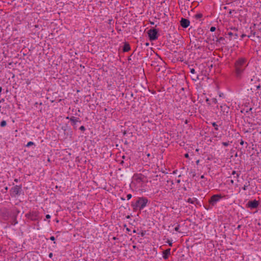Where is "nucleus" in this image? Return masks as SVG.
Wrapping results in <instances>:
<instances>
[{"mask_svg":"<svg viewBox=\"0 0 261 261\" xmlns=\"http://www.w3.org/2000/svg\"><path fill=\"white\" fill-rule=\"evenodd\" d=\"M248 66L247 60L246 58H239L234 62V74L238 79H242L243 74Z\"/></svg>","mask_w":261,"mask_h":261,"instance_id":"1","label":"nucleus"},{"mask_svg":"<svg viewBox=\"0 0 261 261\" xmlns=\"http://www.w3.org/2000/svg\"><path fill=\"white\" fill-rule=\"evenodd\" d=\"M148 199L145 197H139L135 203L132 204L134 210H141L146 206Z\"/></svg>","mask_w":261,"mask_h":261,"instance_id":"2","label":"nucleus"},{"mask_svg":"<svg viewBox=\"0 0 261 261\" xmlns=\"http://www.w3.org/2000/svg\"><path fill=\"white\" fill-rule=\"evenodd\" d=\"M224 197V196H222L221 194H216L213 195L208 201L210 205L212 206H214L217 202H218Z\"/></svg>","mask_w":261,"mask_h":261,"instance_id":"3","label":"nucleus"},{"mask_svg":"<svg viewBox=\"0 0 261 261\" xmlns=\"http://www.w3.org/2000/svg\"><path fill=\"white\" fill-rule=\"evenodd\" d=\"M134 179L137 183H144L148 182L147 177L142 174H135L134 175Z\"/></svg>","mask_w":261,"mask_h":261,"instance_id":"4","label":"nucleus"},{"mask_svg":"<svg viewBox=\"0 0 261 261\" xmlns=\"http://www.w3.org/2000/svg\"><path fill=\"white\" fill-rule=\"evenodd\" d=\"M38 214L37 211H33L25 214V217L32 221H36L38 219Z\"/></svg>","mask_w":261,"mask_h":261,"instance_id":"5","label":"nucleus"},{"mask_svg":"<svg viewBox=\"0 0 261 261\" xmlns=\"http://www.w3.org/2000/svg\"><path fill=\"white\" fill-rule=\"evenodd\" d=\"M148 36L150 40H155L158 39V31L156 29H150L148 31Z\"/></svg>","mask_w":261,"mask_h":261,"instance_id":"6","label":"nucleus"},{"mask_svg":"<svg viewBox=\"0 0 261 261\" xmlns=\"http://www.w3.org/2000/svg\"><path fill=\"white\" fill-rule=\"evenodd\" d=\"M221 112L224 115H227L229 112V107L225 104H223L220 107Z\"/></svg>","mask_w":261,"mask_h":261,"instance_id":"7","label":"nucleus"},{"mask_svg":"<svg viewBox=\"0 0 261 261\" xmlns=\"http://www.w3.org/2000/svg\"><path fill=\"white\" fill-rule=\"evenodd\" d=\"M259 202L258 201L256 200H254L253 201H249L247 203L248 207H250L251 208H257Z\"/></svg>","mask_w":261,"mask_h":261,"instance_id":"8","label":"nucleus"},{"mask_svg":"<svg viewBox=\"0 0 261 261\" xmlns=\"http://www.w3.org/2000/svg\"><path fill=\"white\" fill-rule=\"evenodd\" d=\"M180 25L184 28H187L190 25V21L187 19L182 18L180 20Z\"/></svg>","mask_w":261,"mask_h":261,"instance_id":"9","label":"nucleus"},{"mask_svg":"<svg viewBox=\"0 0 261 261\" xmlns=\"http://www.w3.org/2000/svg\"><path fill=\"white\" fill-rule=\"evenodd\" d=\"M21 186H15L12 189V191L15 195H18L21 191Z\"/></svg>","mask_w":261,"mask_h":261,"instance_id":"10","label":"nucleus"},{"mask_svg":"<svg viewBox=\"0 0 261 261\" xmlns=\"http://www.w3.org/2000/svg\"><path fill=\"white\" fill-rule=\"evenodd\" d=\"M170 248L167 249L163 251V257L165 259H167L169 257V255L170 254Z\"/></svg>","mask_w":261,"mask_h":261,"instance_id":"11","label":"nucleus"},{"mask_svg":"<svg viewBox=\"0 0 261 261\" xmlns=\"http://www.w3.org/2000/svg\"><path fill=\"white\" fill-rule=\"evenodd\" d=\"M66 118L69 119L73 125H75L76 122H80L79 119L78 118H75L74 116H72L71 117H67Z\"/></svg>","mask_w":261,"mask_h":261,"instance_id":"12","label":"nucleus"},{"mask_svg":"<svg viewBox=\"0 0 261 261\" xmlns=\"http://www.w3.org/2000/svg\"><path fill=\"white\" fill-rule=\"evenodd\" d=\"M231 176H232V177L234 180L239 181V177L240 176V174L239 173L236 172L235 171H233L231 173Z\"/></svg>","mask_w":261,"mask_h":261,"instance_id":"13","label":"nucleus"},{"mask_svg":"<svg viewBox=\"0 0 261 261\" xmlns=\"http://www.w3.org/2000/svg\"><path fill=\"white\" fill-rule=\"evenodd\" d=\"M130 50V47L128 43H125L123 47V50L124 52H127Z\"/></svg>","mask_w":261,"mask_h":261,"instance_id":"14","label":"nucleus"},{"mask_svg":"<svg viewBox=\"0 0 261 261\" xmlns=\"http://www.w3.org/2000/svg\"><path fill=\"white\" fill-rule=\"evenodd\" d=\"M227 35L229 36V37L231 39L233 38V39H237L238 37V34L237 33H233L231 32H229L227 33Z\"/></svg>","mask_w":261,"mask_h":261,"instance_id":"15","label":"nucleus"},{"mask_svg":"<svg viewBox=\"0 0 261 261\" xmlns=\"http://www.w3.org/2000/svg\"><path fill=\"white\" fill-rule=\"evenodd\" d=\"M197 199L196 198H189L188 199L187 202L192 204H194L197 201Z\"/></svg>","mask_w":261,"mask_h":261,"instance_id":"16","label":"nucleus"},{"mask_svg":"<svg viewBox=\"0 0 261 261\" xmlns=\"http://www.w3.org/2000/svg\"><path fill=\"white\" fill-rule=\"evenodd\" d=\"M256 35V32L253 30H251L250 34L247 35L248 38L254 37Z\"/></svg>","mask_w":261,"mask_h":261,"instance_id":"17","label":"nucleus"},{"mask_svg":"<svg viewBox=\"0 0 261 261\" xmlns=\"http://www.w3.org/2000/svg\"><path fill=\"white\" fill-rule=\"evenodd\" d=\"M250 186V182L248 181L245 184L244 187L242 188L243 190L245 191L247 189L248 187Z\"/></svg>","mask_w":261,"mask_h":261,"instance_id":"18","label":"nucleus"},{"mask_svg":"<svg viewBox=\"0 0 261 261\" xmlns=\"http://www.w3.org/2000/svg\"><path fill=\"white\" fill-rule=\"evenodd\" d=\"M203 16V15L201 14V13H198V14H196L195 16H194V17L196 19H200L201 18H202Z\"/></svg>","mask_w":261,"mask_h":261,"instance_id":"19","label":"nucleus"},{"mask_svg":"<svg viewBox=\"0 0 261 261\" xmlns=\"http://www.w3.org/2000/svg\"><path fill=\"white\" fill-rule=\"evenodd\" d=\"M7 122L5 120H3L0 124L1 127H4L6 125Z\"/></svg>","mask_w":261,"mask_h":261,"instance_id":"20","label":"nucleus"},{"mask_svg":"<svg viewBox=\"0 0 261 261\" xmlns=\"http://www.w3.org/2000/svg\"><path fill=\"white\" fill-rule=\"evenodd\" d=\"M212 125L215 127V129L216 130H218V125L216 124V122H213L212 123Z\"/></svg>","mask_w":261,"mask_h":261,"instance_id":"21","label":"nucleus"},{"mask_svg":"<svg viewBox=\"0 0 261 261\" xmlns=\"http://www.w3.org/2000/svg\"><path fill=\"white\" fill-rule=\"evenodd\" d=\"M179 228H180V225L179 224H178L175 228H174V230L177 231V232H181L180 231H179Z\"/></svg>","mask_w":261,"mask_h":261,"instance_id":"22","label":"nucleus"},{"mask_svg":"<svg viewBox=\"0 0 261 261\" xmlns=\"http://www.w3.org/2000/svg\"><path fill=\"white\" fill-rule=\"evenodd\" d=\"M34 142H31V141H30V142H29L28 143V144H27V147H29V146H31V145H34Z\"/></svg>","mask_w":261,"mask_h":261,"instance_id":"23","label":"nucleus"},{"mask_svg":"<svg viewBox=\"0 0 261 261\" xmlns=\"http://www.w3.org/2000/svg\"><path fill=\"white\" fill-rule=\"evenodd\" d=\"M222 144L224 146H227L229 145V142H222Z\"/></svg>","mask_w":261,"mask_h":261,"instance_id":"24","label":"nucleus"},{"mask_svg":"<svg viewBox=\"0 0 261 261\" xmlns=\"http://www.w3.org/2000/svg\"><path fill=\"white\" fill-rule=\"evenodd\" d=\"M132 195L130 194H127V196H126L127 199V200L130 199L132 198Z\"/></svg>","mask_w":261,"mask_h":261,"instance_id":"25","label":"nucleus"},{"mask_svg":"<svg viewBox=\"0 0 261 261\" xmlns=\"http://www.w3.org/2000/svg\"><path fill=\"white\" fill-rule=\"evenodd\" d=\"M167 243L169 244V245L170 246H171H171H172V242H171V241H170V240H168L167 241Z\"/></svg>","mask_w":261,"mask_h":261,"instance_id":"26","label":"nucleus"},{"mask_svg":"<svg viewBox=\"0 0 261 261\" xmlns=\"http://www.w3.org/2000/svg\"><path fill=\"white\" fill-rule=\"evenodd\" d=\"M190 72L192 74L195 73V69L194 68H191L190 69Z\"/></svg>","mask_w":261,"mask_h":261,"instance_id":"27","label":"nucleus"},{"mask_svg":"<svg viewBox=\"0 0 261 261\" xmlns=\"http://www.w3.org/2000/svg\"><path fill=\"white\" fill-rule=\"evenodd\" d=\"M216 30V28L214 27H212L211 28H210V31L211 32H214Z\"/></svg>","mask_w":261,"mask_h":261,"instance_id":"28","label":"nucleus"},{"mask_svg":"<svg viewBox=\"0 0 261 261\" xmlns=\"http://www.w3.org/2000/svg\"><path fill=\"white\" fill-rule=\"evenodd\" d=\"M80 129L81 130L84 131L85 130V127L84 126H81L80 127Z\"/></svg>","mask_w":261,"mask_h":261,"instance_id":"29","label":"nucleus"},{"mask_svg":"<svg viewBox=\"0 0 261 261\" xmlns=\"http://www.w3.org/2000/svg\"><path fill=\"white\" fill-rule=\"evenodd\" d=\"M212 100L215 103H216L217 102V100L216 98L212 99Z\"/></svg>","mask_w":261,"mask_h":261,"instance_id":"30","label":"nucleus"},{"mask_svg":"<svg viewBox=\"0 0 261 261\" xmlns=\"http://www.w3.org/2000/svg\"><path fill=\"white\" fill-rule=\"evenodd\" d=\"M50 240H51V241H55V238L54 236H51L50 238Z\"/></svg>","mask_w":261,"mask_h":261,"instance_id":"31","label":"nucleus"},{"mask_svg":"<svg viewBox=\"0 0 261 261\" xmlns=\"http://www.w3.org/2000/svg\"><path fill=\"white\" fill-rule=\"evenodd\" d=\"M246 36H247V35L246 34H243L242 35H241V38H243L244 37H246Z\"/></svg>","mask_w":261,"mask_h":261,"instance_id":"32","label":"nucleus"},{"mask_svg":"<svg viewBox=\"0 0 261 261\" xmlns=\"http://www.w3.org/2000/svg\"><path fill=\"white\" fill-rule=\"evenodd\" d=\"M46 219H49L50 218V216L48 214L46 215L45 216Z\"/></svg>","mask_w":261,"mask_h":261,"instance_id":"33","label":"nucleus"},{"mask_svg":"<svg viewBox=\"0 0 261 261\" xmlns=\"http://www.w3.org/2000/svg\"><path fill=\"white\" fill-rule=\"evenodd\" d=\"M185 157L186 158H189V156L188 153H186V154H185Z\"/></svg>","mask_w":261,"mask_h":261,"instance_id":"34","label":"nucleus"},{"mask_svg":"<svg viewBox=\"0 0 261 261\" xmlns=\"http://www.w3.org/2000/svg\"><path fill=\"white\" fill-rule=\"evenodd\" d=\"M244 141H243V140H241V142H240V144H241V145H243L244 144Z\"/></svg>","mask_w":261,"mask_h":261,"instance_id":"35","label":"nucleus"},{"mask_svg":"<svg viewBox=\"0 0 261 261\" xmlns=\"http://www.w3.org/2000/svg\"><path fill=\"white\" fill-rule=\"evenodd\" d=\"M52 256H53V253H50L49 254V258H51V257H52Z\"/></svg>","mask_w":261,"mask_h":261,"instance_id":"36","label":"nucleus"},{"mask_svg":"<svg viewBox=\"0 0 261 261\" xmlns=\"http://www.w3.org/2000/svg\"><path fill=\"white\" fill-rule=\"evenodd\" d=\"M234 180H233V179H231V180H230V183H231L232 185H233V184H234Z\"/></svg>","mask_w":261,"mask_h":261,"instance_id":"37","label":"nucleus"},{"mask_svg":"<svg viewBox=\"0 0 261 261\" xmlns=\"http://www.w3.org/2000/svg\"><path fill=\"white\" fill-rule=\"evenodd\" d=\"M197 79H198V76H196L195 77V79H193V80H197Z\"/></svg>","mask_w":261,"mask_h":261,"instance_id":"38","label":"nucleus"},{"mask_svg":"<svg viewBox=\"0 0 261 261\" xmlns=\"http://www.w3.org/2000/svg\"><path fill=\"white\" fill-rule=\"evenodd\" d=\"M199 160H197L196 161V164L198 165L199 164Z\"/></svg>","mask_w":261,"mask_h":261,"instance_id":"39","label":"nucleus"},{"mask_svg":"<svg viewBox=\"0 0 261 261\" xmlns=\"http://www.w3.org/2000/svg\"><path fill=\"white\" fill-rule=\"evenodd\" d=\"M204 178V176L203 175L201 176V178Z\"/></svg>","mask_w":261,"mask_h":261,"instance_id":"40","label":"nucleus"},{"mask_svg":"<svg viewBox=\"0 0 261 261\" xmlns=\"http://www.w3.org/2000/svg\"><path fill=\"white\" fill-rule=\"evenodd\" d=\"M14 181H15V182H18V179H14Z\"/></svg>","mask_w":261,"mask_h":261,"instance_id":"41","label":"nucleus"},{"mask_svg":"<svg viewBox=\"0 0 261 261\" xmlns=\"http://www.w3.org/2000/svg\"><path fill=\"white\" fill-rule=\"evenodd\" d=\"M4 100V99H2V100L0 101V103H1V102H3Z\"/></svg>","mask_w":261,"mask_h":261,"instance_id":"42","label":"nucleus"},{"mask_svg":"<svg viewBox=\"0 0 261 261\" xmlns=\"http://www.w3.org/2000/svg\"><path fill=\"white\" fill-rule=\"evenodd\" d=\"M147 155L148 157H149V156H150V154L148 153Z\"/></svg>","mask_w":261,"mask_h":261,"instance_id":"43","label":"nucleus"},{"mask_svg":"<svg viewBox=\"0 0 261 261\" xmlns=\"http://www.w3.org/2000/svg\"><path fill=\"white\" fill-rule=\"evenodd\" d=\"M196 151H199V149H196Z\"/></svg>","mask_w":261,"mask_h":261,"instance_id":"44","label":"nucleus"},{"mask_svg":"<svg viewBox=\"0 0 261 261\" xmlns=\"http://www.w3.org/2000/svg\"><path fill=\"white\" fill-rule=\"evenodd\" d=\"M220 40H222V37H221V38H220Z\"/></svg>","mask_w":261,"mask_h":261,"instance_id":"45","label":"nucleus"},{"mask_svg":"<svg viewBox=\"0 0 261 261\" xmlns=\"http://www.w3.org/2000/svg\"><path fill=\"white\" fill-rule=\"evenodd\" d=\"M220 40H222V37H221V38H220Z\"/></svg>","mask_w":261,"mask_h":261,"instance_id":"46","label":"nucleus"},{"mask_svg":"<svg viewBox=\"0 0 261 261\" xmlns=\"http://www.w3.org/2000/svg\"><path fill=\"white\" fill-rule=\"evenodd\" d=\"M2 90V87L0 88V92H1Z\"/></svg>","mask_w":261,"mask_h":261,"instance_id":"47","label":"nucleus"},{"mask_svg":"<svg viewBox=\"0 0 261 261\" xmlns=\"http://www.w3.org/2000/svg\"><path fill=\"white\" fill-rule=\"evenodd\" d=\"M122 158H123V159H124V158H125L124 155H123V156H122Z\"/></svg>","mask_w":261,"mask_h":261,"instance_id":"48","label":"nucleus"},{"mask_svg":"<svg viewBox=\"0 0 261 261\" xmlns=\"http://www.w3.org/2000/svg\"><path fill=\"white\" fill-rule=\"evenodd\" d=\"M252 40H253V41H255L254 39L252 38L251 39Z\"/></svg>","mask_w":261,"mask_h":261,"instance_id":"49","label":"nucleus"},{"mask_svg":"<svg viewBox=\"0 0 261 261\" xmlns=\"http://www.w3.org/2000/svg\"><path fill=\"white\" fill-rule=\"evenodd\" d=\"M127 231H129V229L128 228H127Z\"/></svg>","mask_w":261,"mask_h":261,"instance_id":"50","label":"nucleus"},{"mask_svg":"<svg viewBox=\"0 0 261 261\" xmlns=\"http://www.w3.org/2000/svg\"><path fill=\"white\" fill-rule=\"evenodd\" d=\"M113 239H114V240H115V239H116V238H115V237H114V238H113Z\"/></svg>","mask_w":261,"mask_h":261,"instance_id":"51","label":"nucleus"},{"mask_svg":"<svg viewBox=\"0 0 261 261\" xmlns=\"http://www.w3.org/2000/svg\"><path fill=\"white\" fill-rule=\"evenodd\" d=\"M1 251V247H0V251Z\"/></svg>","mask_w":261,"mask_h":261,"instance_id":"52","label":"nucleus"}]
</instances>
